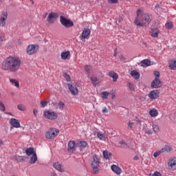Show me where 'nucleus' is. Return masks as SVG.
<instances>
[{"mask_svg":"<svg viewBox=\"0 0 176 176\" xmlns=\"http://www.w3.org/2000/svg\"><path fill=\"white\" fill-rule=\"evenodd\" d=\"M20 65H21V60L16 56H9L5 62H3L2 69L16 72L20 68Z\"/></svg>","mask_w":176,"mask_h":176,"instance_id":"nucleus-1","label":"nucleus"},{"mask_svg":"<svg viewBox=\"0 0 176 176\" xmlns=\"http://www.w3.org/2000/svg\"><path fill=\"white\" fill-rule=\"evenodd\" d=\"M151 21H152V15L143 14H142L140 21L138 20V18H135L134 23L138 27H144V25H148Z\"/></svg>","mask_w":176,"mask_h":176,"instance_id":"nucleus-2","label":"nucleus"},{"mask_svg":"<svg viewBox=\"0 0 176 176\" xmlns=\"http://www.w3.org/2000/svg\"><path fill=\"white\" fill-rule=\"evenodd\" d=\"M100 157H98V155H94L93 157V160L91 164L93 174H98L99 171L98 166H100Z\"/></svg>","mask_w":176,"mask_h":176,"instance_id":"nucleus-3","label":"nucleus"},{"mask_svg":"<svg viewBox=\"0 0 176 176\" xmlns=\"http://www.w3.org/2000/svg\"><path fill=\"white\" fill-rule=\"evenodd\" d=\"M58 133H60V131L56 128H50V130H48L45 133V137L48 140H53V138H56L58 135Z\"/></svg>","mask_w":176,"mask_h":176,"instance_id":"nucleus-4","label":"nucleus"},{"mask_svg":"<svg viewBox=\"0 0 176 176\" xmlns=\"http://www.w3.org/2000/svg\"><path fill=\"white\" fill-rule=\"evenodd\" d=\"M60 23L65 27V28H71V27H74V22L70 19L65 18L64 16H60Z\"/></svg>","mask_w":176,"mask_h":176,"instance_id":"nucleus-5","label":"nucleus"},{"mask_svg":"<svg viewBox=\"0 0 176 176\" xmlns=\"http://www.w3.org/2000/svg\"><path fill=\"white\" fill-rule=\"evenodd\" d=\"M39 50V45L37 44L30 45L27 47L26 52L29 56H32V54H35Z\"/></svg>","mask_w":176,"mask_h":176,"instance_id":"nucleus-6","label":"nucleus"},{"mask_svg":"<svg viewBox=\"0 0 176 176\" xmlns=\"http://www.w3.org/2000/svg\"><path fill=\"white\" fill-rule=\"evenodd\" d=\"M43 116L45 118V119H50V120H56L58 115H57V113H55L54 111L45 110L43 112Z\"/></svg>","mask_w":176,"mask_h":176,"instance_id":"nucleus-7","label":"nucleus"},{"mask_svg":"<svg viewBox=\"0 0 176 176\" xmlns=\"http://www.w3.org/2000/svg\"><path fill=\"white\" fill-rule=\"evenodd\" d=\"M68 87L69 91L72 93L73 96H76L79 93V90L78 89V87L74 83L68 84Z\"/></svg>","mask_w":176,"mask_h":176,"instance_id":"nucleus-8","label":"nucleus"},{"mask_svg":"<svg viewBox=\"0 0 176 176\" xmlns=\"http://www.w3.org/2000/svg\"><path fill=\"white\" fill-rule=\"evenodd\" d=\"M8 19V12L3 11L0 17V27L6 25V20Z\"/></svg>","mask_w":176,"mask_h":176,"instance_id":"nucleus-9","label":"nucleus"},{"mask_svg":"<svg viewBox=\"0 0 176 176\" xmlns=\"http://www.w3.org/2000/svg\"><path fill=\"white\" fill-rule=\"evenodd\" d=\"M163 83L159 78H155L151 82L152 89H159V87H162Z\"/></svg>","mask_w":176,"mask_h":176,"instance_id":"nucleus-10","label":"nucleus"},{"mask_svg":"<svg viewBox=\"0 0 176 176\" xmlns=\"http://www.w3.org/2000/svg\"><path fill=\"white\" fill-rule=\"evenodd\" d=\"M160 91L157 89H154L153 91H151L148 94V97L151 98V100H156V98H159V94Z\"/></svg>","mask_w":176,"mask_h":176,"instance_id":"nucleus-11","label":"nucleus"},{"mask_svg":"<svg viewBox=\"0 0 176 176\" xmlns=\"http://www.w3.org/2000/svg\"><path fill=\"white\" fill-rule=\"evenodd\" d=\"M76 142L74 140H70L67 144V151L69 153H72L75 151Z\"/></svg>","mask_w":176,"mask_h":176,"instance_id":"nucleus-12","label":"nucleus"},{"mask_svg":"<svg viewBox=\"0 0 176 176\" xmlns=\"http://www.w3.org/2000/svg\"><path fill=\"white\" fill-rule=\"evenodd\" d=\"M58 17V14L56 12H51L47 16V21L48 23H54V21L52 19H57Z\"/></svg>","mask_w":176,"mask_h":176,"instance_id":"nucleus-13","label":"nucleus"},{"mask_svg":"<svg viewBox=\"0 0 176 176\" xmlns=\"http://www.w3.org/2000/svg\"><path fill=\"white\" fill-rule=\"evenodd\" d=\"M10 123L11 126H12V127H14L15 129H19V127H20V122L16 118H11Z\"/></svg>","mask_w":176,"mask_h":176,"instance_id":"nucleus-14","label":"nucleus"},{"mask_svg":"<svg viewBox=\"0 0 176 176\" xmlns=\"http://www.w3.org/2000/svg\"><path fill=\"white\" fill-rule=\"evenodd\" d=\"M90 29H85L82 34H81V36H80V38H82L83 39H86V38H87V36H89V35H90Z\"/></svg>","mask_w":176,"mask_h":176,"instance_id":"nucleus-15","label":"nucleus"},{"mask_svg":"<svg viewBox=\"0 0 176 176\" xmlns=\"http://www.w3.org/2000/svg\"><path fill=\"white\" fill-rule=\"evenodd\" d=\"M111 168L112 171H113V173H116V174H117L118 175L122 173V169H120V168H119V166L116 165H112Z\"/></svg>","mask_w":176,"mask_h":176,"instance_id":"nucleus-16","label":"nucleus"},{"mask_svg":"<svg viewBox=\"0 0 176 176\" xmlns=\"http://www.w3.org/2000/svg\"><path fill=\"white\" fill-rule=\"evenodd\" d=\"M141 66L144 68H146L151 65V60L148 59H144L140 62Z\"/></svg>","mask_w":176,"mask_h":176,"instance_id":"nucleus-17","label":"nucleus"},{"mask_svg":"<svg viewBox=\"0 0 176 176\" xmlns=\"http://www.w3.org/2000/svg\"><path fill=\"white\" fill-rule=\"evenodd\" d=\"M109 76L113 78V82H116L119 78V76L115 72H109Z\"/></svg>","mask_w":176,"mask_h":176,"instance_id":"nucleus-18","label":"nucleus"},{"mask_svg":"<svg viewBox=\"0 0 176 176\" xmlns=\"http://www.w3.org/2000/svg\"><path fill=\"white\" fill-rule=\"evenodd\" d=\"M53 167L54 168H55L56 170H57L58 171H60V173H64V171H65L64 169H63L61 168V165L60 163L58 162H56L53 164Z\"/></svg>","mask_w":176,"mask_h":176,"instance_id":"nucleus-19","label":"nucleus"},{"mask_svg":"<svg viewBox=\"0 0 176 176\" xmlns=\"http://www.w3.org/2000/svg\"><path fill=\"white\" fill-rule=\"evenodd\" d=\"M151 35L153 36V38H157L159 36V30L158 29H151Z\"/></svg>","mask_w":176,"mask_h":176,"instance_id":"nucleus-20","label":"nucleus"},{"mask_svg":"<svg viewBox=\"0 0 176 176\" xmlns=\"http://www.w3.org/2000/svg\"><path fill=\"white\" fill-rule=\"evenodd\" d=\"M87 145L88 144L85 141H79L77 142V146L78 148H80V149H85Z\"/></svg>","mask_w":176,"mask_h":176,"instance_id":"nucleus-21","label":"nucleus"},{"mask_svg":"<svg viewBox=\"0 0 176 176\" xmlns=\"http://www.w3.org/2000/svg\"><path fill=\"white\" fill-rule=\"evenodd\" d=\"M168 164L171 168H176V157L170 159Z\"/></svg>","mask_w":176,"mask_h":176,"instance_id":"nucleus-22","label":"nucleus"},{"mask_svg":"<svg viewBox=\"0 0 176 176\" xmlns=\"http://www.w3.org/2000/svg\"><path fill=\"white\" fill-rule=\"evenodd\" d=\"M36 162H38V156L36 155V153H33V155L30 158V164H35Z\"/></svg>","mask_w":176,"mask_h":176,"instance_id":"nucleus-23","label":"nucleus"},{"mask_svg":"<svg viewBox=\"0 0 176 176\" xmlns=\"http://www.w3.org/2000/svg\"><path fill=\"white\" fill-rule=\"evenodd\" d=\"M169 69H173L174 71H175L176 69V60H171L169 62Z\"/></svg>","mask_w":176,"mask_h":176,"instance_id":"nucleus-24","label":"nucleus"},{"mask_svg":"<svg viewBox=\"0 0 176 176\" xmlns=\"http://www.w3.org/2000/svg\"><path fill=\"white\" fill-rule=\"evenodd\" d=\"M131 76L132 78H134V79H140V72L135 70H132L131 72Z\"/></svg>","mask_w":176,"mask_h":176,"instance_id":"nucleus-25","label":"nucleus"},{"mask_svg":"<svg viewBox=\"0 0 176 176\" xmlns=\"http://www.w3.org/2000/svg\"><path fill=\"white\" fill-rule=\"evenodd\" d=\"M25 153L27 156H31L32 155H34V153H36L34 151V148L30 147L25 150Z\"/></svg>","mask_w":176,"mask_h":176,"instance_id":"nucleus-26","label":"nucleus"},{"mask_svg":"<svg viewBox=\"0 0 176 176\" xmlns=\"http://www.w3.org/2000/svg\"><path fill=\"white\" fill-rule=\"evenodd\" d=\"M149 115L151 116L152 118H156L157 115H159V112L156 109H153L149 111Z\"/></svg>","mask_w":176,"mask_h":176,"instance_id":"nucleus-27","label":"nucleus"},{"mask_svg":"<svg viewBox=\"0 0 176 176\" xmlns=\"http://www.w3.org/2000/svg\"><path fill=\"white\" fill-rule=\"evenodd\" d=\"M10 82L13 86H15L16 87H20V84L19 83V81L17 80L10 78Z\"/></svg>","mask_w":176,"mask_h":176,"instance_id":"nucleus-28","label":"nucleus"},{"mask_svg":"<svg viewBox=\"0 0 176 176\" xmlns=\"http://www.w3.org/2000/svg\"><path fill=\"white\" fill-rule=\"evenodd\" d=\"M91 83H93L94 86H97V85H98L100 82V80H98V78H97V77L96 76H91Z\"/></svg>","mask_w":176,"mask_h":176,"instance_id":"nucleus-29","label":"nucleus"},{"mask_svg":"<svg viewBox=\"0 0 176 176\" xmlns=\"http://www.w3.org/2000/svg\"><path fill=\"white\" fill-rule=\"evenodd\" d=\"M69 54H70L69 51L62 52L61 55H60L62 60H67V58H68V56H69Z\"/></svg>","mask_w":176,"mask_h":176,"instance_id":"nucleus-30","label":"nucleus"},{"mask_svg":"<svg viewBox=\"0 0 176 176\" xmlns=\"http://www.w3.org/2000/svg\"><path fill=\"white\" fill-rule=\"evenodd\" d=\"M161 150H162V153H164V152H171V151H173V148L171 147H170V146H165Z\"/></svg>","mask_w":176,"mask_h":176,"instance_id":"nucleus-31","label":"nucleus"},{"mask_svg":"<svg viewBox=\"0 0 176 176\" xmlns=\"http://www.w3.org/2000/svg\"><path fill=\"white\" fill-rule=\"evenodd\" d=\"M26 159L27 157H25V156H15V160H16V162H24V160H25Z\"/></svg>","mask_w":176,"mask_h":176,"instance_id":"nucleus-32","label":"nucleus"},{"mask_svg":"<svg viewBox=\"0 0 176 176\" xmlns=\"http://www.w3.org/2000/svg\"><path fill=\"white\" fill-rule=\"evenodd\" d=\"M111 156V154L109 151H103V157H104V159H107L108 160L110 159Z\"/></svg>","mask_w":176,"mask_h":176,"instance_id":"nucleus-33","label":"nucleus"},{"mask_svg":"<svg viewBox=\"0 0 176 176\" xmlns=\"http://www.w3.org/2000/svg\"><path fill=\"white\" fill-rule=\"evenodd\" d=\"M153 130L155 133H159L160 129H159V125L158 124H153Z\"/></svg>","mask_w":176,"mask_h":176,"instance_id":"nucleus-34","label":"nucleus"},{"mask_svg":"<svg viewBox=\"0 0 176 176\" xmlns=\"http://www.w3.org/2000/svg\"><path fill=\"white\" fill-rule=\"evenodd\" d=\"M166 28H168V30H171L173 28V23L171 22H167L165 24Z\"/></svg>","mask_w":176,"mask_h":176,"instance_id":"nucleus-35","label":"nucleus"},{"mask_svg":"<svg viewBox=\"0 0 176 176\" xmlns=\"http://www.w3.org/2000/svg\"><path fill=\"white\" fill-rule=\"evenodd\" d=\"M63 77L65 78V79H66L67 82H71V77L69 76V75H68V74L63 73Z\"/></svg>","mask_w":176,"mask_h":176,"instance_id":"nucleus-36","label":"nucleus"},{"mask_svg":"<svg viewBox=\"0 0 176 176\" xmlns=\"http://www.w3.org/2000/svg\"><path fill=\"white\" fill-rule=\"evenodd\" d=\"M17 109H19V111H25V106L19 104L17 105Z\"/></svg>","mask_w":176,"mask_h":176,"instance_id":"nucleus-37","label":"nucleus"},{"mask_svg":"<svg viewBox=\"0 0 176 176\" xmlns=\"http://www.w3.org/2000/svg\"><path fill=\"white\" fill-rule=\"evenodd\" d=\"M109 96V93H108L107 91L102 92V98H104L105 100H107Z\"/></svg>","mask_w":176,"mask_h":176,"instance_id":"nucleus-38","label":"nucleus"},{"mask_svg":"<svg viewBox=\"0 0 176 176\" xmlns=\"http://www.w3.org/2000/svg\"><path fill=\"white\" fill-rule=\"evenodd\" d=\"M59 109L63 111L64 109V107H65V104L62 101H60L58 104Z\"/></svg>","mask_w":176,"mask_h":176,"instance_id":"nucleus-39","label":"nucleus"},{"mask_svg":"<svg viewBox=\"0 0 176 176\" xmlns=\"http://www.w3.org/2000/svg\"><path fill=\"white\" fill-rule=\"evenodd\" d=\"M0 110L2 112H5L6 111V108L5 107V104H3L2 102L0 101Z\"/></svg>","mask_w":176,"mask_h":176,"instance_id":"nucleus-40","label":"nucleus"},{"mask_svg":"<svg viewBox=\"0 0 176 176\" xmlns=\"http://www.w3.org/2000/svg\"><path fill=\"white\" fill-rule=\"evenodd\" d=\"M97 137L99 138V140H102V141L104 140V134H102V133L98 132Z\"/></svg>","mask_w":176,"mask_h":176,"instance_id":"nucleus-41","label":"nucleus"},{"mask_svg":"<svg viewBox=\"0 0 176 176\" xmlns=\"http://www.w3.org/2000/svg\"><path fill=\"white\" fill-rule=\"evenodd\" d=\"M153 74L154 76H155V79H159V78H160V72H159V71H155Z\"/></svg>","mask_w":176,"mask_h":176,"instance_id":"nucleus-42","label":"nucleus"},{"mask_svg":"<svg viewBox=\"0 0 176 176\" xmlns=\"http://www.w3.org/2000/svg\"><path fill=\"white\" fill-rule=\"evenodd\" d=\"M161 153H163V152L162 151V149L158 151H155L153 154V156L154 157H157Z\"/></svg>","mask_w":176,"mask_h":176,"instance_id":"nucleus-43","label":"nucleus"},{"mask_svg":"<svg viewBox=\"0 0 176 176\" xmlns=\"http://www.w3.org/2000/svg\"><path fill=\"white\" fill-rule=\"evenodd\" d=\"M120 145H122V148H127V143H126V142L122 140L119 142Z\"/></svg>","mask_w":176,"mask_h":176,"instance_id":"nucleus-44","label":"nucleus"},{"mask_svg":"<svg viewBox=\"0 0 176 176\" xmlns=\"http://www.w3.org/2000/svg\"><path fill=\"white\" fill-rule=\"evenodd\" d=\"M3 42H5V36L1 35L0 36V47L2 46V45L3 44Z\"/></svg>","mask_w":176,"mask_h":176,"instance_id":"nucleus-45","label":"nucleus"},{"mask_svg":"<svg viewBox=\"0 0 176 176\" xmlns=\"http://www.w3.org/2000/svg\"><path fill=\"white\" fill-rule=\"evenodd\" d=\"M144 133L145 134H148V135H151L153 134L152 129H146Z\"/></svg>","mask_w":176,"mask_h":176,"instance_id":"nucleus-46","label":"nucleus"},{"mask_svg":"<svg viewBox=\"0 0 176 176\" xmlns=\"http://www.w3.org/2000/svg\"><path fill=\"white\" fill-rule=\"evenodd\" d=\"M85 71L87 74H90V66L86 65V66L85 67Z\"/></svg>","mask_w":176,"mask_h":176,"instance_id":"nucleus-47","label":"nucleus"},{"mask_svg":"<svg viewBox=\"0 0 176 176\" xmlns=\"http://www.w3.org/2000/svg\"><path fill=\"white\" fill-rule=\"evenodd\" d=\"M41 105L43 108H45L46 105H47V101H41Z\"/></svg>","mask_w":176,"mask_h":176,"instance_id":"nucleus-48","label":"nucleus"},{"mask_svg":"<svg viewBox=\"0 0 176 176\" xmlns=\"http://www.w3.org/2000/svg\"><path fill=\"white\" fill-rule=\"evenodd\" d=\"M129 89L131 91H134V90L135 89V88H134V85L129 83Z\"/></svg>","mask_w":176,"mask_h":176,"instance_id":"nucleus-49","label":"nucleus"},{"mask_svg":"<svg viewBox=\"0 0 176 176\" xmlns=\"http://www.w3.org/2000/svg\"><path fill=\"white\" fill-rule=\"evenodd\" d=\"M150 176H162V174L159 172H155L153 174H150Z\"/></svg>","mask_w":176,"mask_h":176,"instance_id":"nucleus-50","label":"nucleus"},{"mask_svg":"<svg viewBox=\"0 0 176 176\" xmlns=\"http://www.w3.org/2000/svg\"><path fill=\"white\" fill-rule=\"evenodd\" d=\"M142 13V9L141 8H139L138 10H137V16L138 17H140V15Z\"/></svg>","mask_w":176,"mask_h":176,"instance_id":"nucleus-51","label":"nucleus"},{"mask_svg":"<svg viewBox=\"0 0 176 176\" xmlns=\"http://www.w3.org/2000/svg\"><path fill=\"white\" fill-rule=\"evenodd\" d=\"M119 58H120V61H123L124 63H126V58H124V57L123 56V55H120V56H119Z\"/></svg>","mask_w":176,"mask_h":176,"instance_id":"nucleus-52","label":"nucleus"},{"mask_svg":"<svg viewBox=\"0 0 176 176\" xmlns=\"http://www.w3.org/2000/svg\"><path fill=\"white\" fill-rule=\"evenodd\" d=\"M119 2L118 0H108L109 3H118Z\"/></svg>","mask_w":176,"mask_h":176,"instance_id":"nucleus-53","label":"nucleus"},{"mask_svg":"<svg viewBox=\"0 0 176 176\" xmlns=\"http://www.w3.org/2000/svg\"><path fill=\"white\" fill-rule=\"evenodd\" d=\"M129 127H130V129H133V126H134V122L129 121V124H128Z\"/></svg>","mask_w":176,"mask_h":176,"instance_id":"nucleus-54","label":"nucleus"},{"mask_svg":"<svg viewBox=\"0 0 176 176\" xmlns=\"http://www.w3.org/2000/svg\"><path fill=\"white\" fill-rule=\"evenodd\" d=\"M102 113H108V109L104 107L102 109Z\"/></svg>","mask_w":176,"mask_h":176,"instance_id":"nucleus-55","label":"nucleus"},{"mask_svg":"<svg viewBox=\"0 0 176 176\" xmlns=\"http://www.w3.org/2000/svg\"><path fill=\"white\" fill-rule=\"evenodd\" d=\"M33 113H34V116H36V115H38V110L34 109Z\"/></svg>","mask_w":176,"mask_h":176,"instance_id":"nucleus-56","label":"nucleus"},{"mask_svg":"<svg viewBox=\"0 0 176 176\" xmlns=\"http://www.w3.org/2000/svg\"><path fill=\"white\" fill-rule=\"evenodd\" d=\"M133 160H135V161L140 160V157H138V155L134 156V157H133Z\"/></svg>","mask_w":176,"mask_h":176,"instance_id":"nucleus-57","label":"nucleus"},{"mask_svg":"<svg viewBox=\"0 0 176 176\" xmlns=\"http://www.w3.org/2000/svg\"><path fill=\"white\" fill-rule=\"evenodd\" d=\"M50 176H57V174L56 173V172H51Z\"/></svg>","mask_w":176,"mask_h":176,"instance_id":"nucleus-58","label":"nucleus"},{"mask_svg":"<svg viewBox=\"0 0 176 176\" xmlns=\"http://www.w3.org/2000/svg\"><path fill=\"white\" fill-rule=\"evenodd\" d=\"M6 115H10V116H12V113H10V112H6Z\"/></svg>","mask_w":176,"mask_h":176,"instance_id":"nucleus-59","label":"nucleus"},{"mask_svg":"<svg viewBox=\"0 0 176 176\" xmlns=\"http://www.w3.org/2000/svg\"><path fill=\"white\" fill-rule=\"evenodd\" d=\"M111 98H112V100H113V98H115V95H114V94H111Z\"/></svg>","mask_w":176,"mask_h":176,"instance_id":"nucleus-60","label":"nucleus"},{"mask_svg":"<svg viewBox=\"0 0 176 176\" xmlns=\"http://www.w3.org/2000/svg\"><path fill=\"white\" fill-rule=\"evenodd\" d=\"M160 7L159 6H155V9H159Z\"/></svg>","mask_w":176,"mask_h":176,"instance_id":"nucleus-61","label":"nucleus"},{"mask_svg":"<svg viewBox=\"0 0 176 176\" xmlns=\"http://www.w3.org/2000/svg\"><path fill=\"white\" fill-rule=\"evenodd\" d=\"M43 19H46V14L45 15H43Z\"/></svg>","mask_w":176,"mask_h":176,"instance_id":"nucleus-62","label":"nucleus"},{"mask_svg":"<svg viewBox=\"0 0 176 176\" xmlns=\"http://www.w3.org/2000/svg\"><path fill=\"white\" fill-rule=\"evenodd\" d=\"M2 145V141L0 140V146Z\"/></svg>","mask_w":176,"mask_h":176,"instance_id":"nucleus-63","label":"nucleus"},{"mask_svg":"<svg viewBox=\"0 0 176 176\" xmlns=\"http://www.w3.org/2000/svg\"><path fill=\"white\" fill-rule=\"evenodd\" d=\"M114 57H116V52H115L114 54Z\"/></svg>","mask_w":176,"mask_h":176,"instance_id":"nucleus-64","label":"nucleus"}]
</instances>
